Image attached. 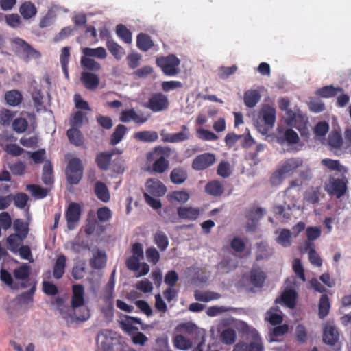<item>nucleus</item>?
Returning <instances> with one entry per match:
<instances>
[{"label":"nucleus","instance_id":"obj_34","mask_svg":"<svg viewBox=\"0 0 351 351\" xmlns=\"http://www.w3.org/2000/svg\"><path fill=\"white\" fill-rule=\"evenodd\" d=\"M167 197L171 203L177 202L180 204H184L189 199L190 195L186 191H174L169 193Z\"/></svg>","mask_w":351,"mask_h":351},{"label":"nucleus","instance_id":"obj_15","mask_svg":"<svg viewBox=\"0 0 351 351\" xmlns=\"http://www.w3.org/2000/svg\"><path fill=\"white\" fill-rule=\"evenodd\" d=\"M145 186L147 191L153 196L161 197L167 191V189L162 182L156 178L148 179Z\"/></svg>","mask_w":351,"mask_h":351},{"label":"nucleus","instance_id":"obj_43","mask_svg":"<svg viewBox=\"0 0 351 351\" xmlns=\"http://www.w3.org/2000/svg\"><path fill=\"white\" fill-rule=\"evenodd\" d=\"M112 158V154L101 152L97 154L95 161L98 167L103 170L108 169Z\"/></svg>","mask_w":351,"mask_h":351},{"label":"nucleus","instance_id":"obj_1","mask_svg":"<svg viewBox=\"0 0 351 351\" xmlns=\"http://www.w3.org/2000/svg\"><path fill=\"white\" fill-rule=\"evenodd\" d=\"M172 154V149L167 146L158 145L147 154L148 161L154 160L150 169L156 173H165L169 166L168 158Z\"/></svg>","mask_w":351,"mask_h":351},{"label":"nucleus","instance_id":"obj_28","mask_svg":"<svg viewBox=\"0 0 351 351\" xmlns=\"http://www.w3.org/2000/svg\"><path fill=\"white\" fill-rule=\"evenodd\" d=\"M136 46L143 51H147L154 46L151 37L144 33H140L136 38Z\"/></svg>","mask_w":351,"mask_h":351},{"label":"nucleus","instance_id":"obj_36","mask_svg":"<svg viewBox=\"0 0 351 351\" xmlns=\"http://www.w3.org/2000/svg\"><path fill=\"white\" fill-rule=\"evenodd\" d=\"M127 128L124 125H118L110 136V143L112 145L118 144L125 135Z\"/></svg>","mask_w":351,"mask_h":351},{"label":"nucleus","instance_id":"obj_10","mask_svg":"<svg viewBox=\"0 0 351 351\" xmlns=\"http://www.w3.org/2000/svg\"><path fill=\"white\" fill-rule=\"evenodd\" d=\"M31 287L29 291L23 292L18 295V302L21 304H28L32 302L33 297L36 289V282L34 280H27V282H23L20 284L21 288H27Z\"/></svg>","mask_w":351,"mask_h":351},{"label":"nucleus","instance_id":"obj_29","mask_svg":"<svg viewBox=\"0 0 351 351\" xmlns=\"http://www.w3.org/2000/svg\"><path fill=\"white\" fill-rule=\"evenodd\" d=\"M13 229L16 232L14 234L19 235L21 239L27 238L29 233L28 225L21 219H16L13 223Z\"/></svg>","mask_w":351,"mask_h":351},{"label":"nucleus","instance_id":"obj_22","mask_svg":"<svg viewBox=\"0 0 351 351\" xmlns=\"http://www.w3.org/2000/svg\"><path fill=\"white\" fill-rule=\"evenodd\" d=\"M205 191L210 195L219 197L223 193L224 187L219 180H213L206 184Z\"/></svg>","mask_w":351,"mask_h":351},{"label":"nucleus","instance_id":"obj_53","mask_svg":"<svg viewBox=\"0 0 351 351\" xmlns=\"http://www.w3.org/2000/svg\"><path fill=\"white\" fill-rule=\"evenodd\" d=\"M82 66L90 71H97L101 69L99 63L89 58L82 57L81 59Z\"/></svg>","mask_w":351,"mask_h":351},{"label":"nucleus","instance_id":"obj_9","mask_svg":"<svg viewBox=\"0 0 351 351\" xmlns=\"http://www.w3.org/2000/svg\"><path fill=\"white\" fill-rule=\"evenodd\" d=\"M215 156L211 153H204L197 156L192 162L195 170L202 171L213 165L215 162Z\"/></svg>","mask_w":351,"mask_h":351},{"label":"nucleus","instance_id":"obj_7","mask_svg":"<svg viewBox=\"0 0 351 351\" xmlns=\"http://www.w3.org/2000/svg\"><path fill=\"white\" fill-rule=\"evenodd\" d=\"M285 122L289 126L295 128L302 134L307 129L306 125L308 121V118L300 111L295 112L287 110Z\"/></svg>","mask_w":351,"mask_h":351},{"label":"nucleus","instance_id":"obj_39","mask_svg":"<svg viewBox=\"0 0 351 351\" xmlns=\"http://www.w3.org/2000/svg\"><path fill=\"white\" fill-rule=\"evenodd\" d=\"M320 187H311L304 193V199L310 204H315L319 201Z\"/></svg>","mask_w":351,"mask_h":351},{"label":"nucleus","instance_id":"obj_58","mask_svg":"<svg viewBox=\"0 0 351 351\" xmlns=\"http://www.w3.org/2000/svg\"><path fill=\"white\" fill-rule=\"evenodd\" d=\"M264 213L265 210L261 208H254L247 213L246 217L253 222H256L263 217Z\"/></svg>","mask_w":351,"mask_h":351},{"label":"nucleus","instance_id":"obj_4","mask_svg":"<svg viewBox=\"0 0 351 351\" xmlns=\"http://www.w3.org/2000/svg\"><path fill=\"white\" fill-rule=\"evenodd\" d=\"M83 165L78 158H73L68 162L65 175L69 184H77L83 176Z\"/></svg>","mask_w":351,"mask_h":351},{"label":"nucleus","instance_id":"obj_40","mask_svg":"<svg viewBox=\"0 0 351 351\" xmlns=\"http://www.w3.org/2000/svg\"><path fill=\"white\" fill-rule=\"evenodd\" d=\"M194 296L195 300L197 301L208 302L211 300L219 299L221 298V294L210 291L204 292L197 291H195Z\"/></svg>","mask_w":351,"mask_h":351},{"label":"nucleus","instance_id":"obj_2","mask_svg":"<svg viewBox=\"0 0 351 351\" xmlns=\"http://www.w3.org/2000/svg\"><path fill=\"white\" fill-rule=\"evenodd\" d=\"M276 121V109L264 105L259 111L254 121L257 130L262 134H267L274 126Z\"/></svg>","mask_w":351,"mask_h":351},{"label":"nucleus","instance_id":"obj_24","mask_svg":"<svg viewBox=\"0 0 351 351\" xmlns=\"http://www.w3.org/2000/svg\"><path fill=\"white\" fill-rule=\"evenodd\" d=\"M134 138L141 142L152 143L158 141V134L156 131L145 130L134 133Z\"/></svg>","mask_w":351,"mask_h":351},{"label":"nucleus","instance_id":"obj_5","mask_svg":"<svg viewBox=\"0 0 351 351\" xmlns=\"http://www.w3.org/2000/svg\"><path fill=\"white\" fill-rule=\"evenodd\" d=\"M169 101L165 95L162 93H155L150 95L144 106L153 112L165 111L168 109Z\"/></svg>","mask_w":351,"mask_h":351},{"label":"nucleus","instance_id":"obj_31","mask_svg":"<svg viewBox=\"0 0 351 351\" xmlns=\"http://www.w3.org/2000/svg\"><path fill=\"white\" fill-rule=\"evenodd\" d=\"M7 104L11 106H17L23 101L22 94L17 90L7 91L5 95Z\"/></svg>","mask_w":351,"mask_h":351},{"label":"nucleus","instance_id":"obj_41","mask_svg":"<svg viewBox=\"0 0 351 351\" xmlns=\"http://www.w3.org/2000/svg\"><path fill=\"white\" fill-rule=\"evenodd\" d=\"M343 88L340 87H334L332 85L324 86L317 90V94L324 98L332 97L337 95L339 92H342Z\"/></svg>","mask_w":351,"mask_h":351},{"label":"nucleus","instance_id":"obj_32","mask_svg":"<svg viewBox=\"0 0 351 351\" xmlns=\"http://www.w3.org/2000/svg\"><path fill=\"white\" fill-rule=\"evenodd\" d=\"M95 193L97 197L104 202H107L110 200V194L106 184L101 182H97L95 184Z\"/></svg>","mask_w":351,"mask_h":351},{"label":"nucleus","instance_id":"obj_3","mask_svg":"<svg viewBox=\"0 0 351 351\" xmlns=\"http://www.w3.org/2000/svg\"><path fill=\"white\" fill-rule=\"evenodd\" d=\"M12 43L16 46V52L19 53V56L25 62H28L33 59H39L41 57V53L38 50L21 38H14Z\"/></svg>","mask_w":351,"mask_h":351},{"label":"nucleus","instance_id":"obj_59","mask_svg":"<svg viewBox=\"0 0 351 351\" xmlns=\"http://www.w3.org/2000/svg\"><path fill=\"white\" fill-rule=\"evenodd\" d=\"M230 163L228 161H221L217 167V173L219 176L226 178L231 175Z\"/></svg>","mask_w":351,"mask_h":351},{"label":"nucleus","instance_id":"obj_48","mask_svg":"<svg viewBox=\"0 0 351 351\" xmlns=\"http://www.w3.org/2000/svg\"><path fill=\"white\" fill-rule=\"evenodd\" d=\"M23 240L24 239H21L19 235L11 234L6 239L8 249L13 253H16L19 245Z\"/></svg>","mask_w":351,"mask_h":351},{"label":"nucleus","instance_id":"obj_27","mask_svg":"<svg viewBox=\"0 0 351 351\" xmlns=\"http://www.w3.org/2000/svg\"><path fill=\"white\" fill-rule=\"evenodd\" d=\"M296 298L297 293L293 289H286L281 295V301L290 308L295 307Z\"/></svg>","mask_w":351,"mask_h":351},{"label":"nucleus","instance_id":"obj_23","mask_svg":"<svg viewBox=\"0 0 351 351\" xmlns=\"http://www.w3.org/2000/svg\"><path fill=\"white\" fill-rule=\"evenodd\" d=\"M260 99L261 94L257 90H248L244 93L243 101L247 108H254Z\"/></svg>","mask_w":351,"mask_h":351},{"label":"nucleus","instance_id":"obj_11","mask_svg":"<svg viewBox=\"0 0 351 351\" xmlns=\"http://www.w3.org/2000/svg\"><path fill=\"white\" fill-rule=\"evenodd\" d=\"M347 191V183L342 179H332L327 190L330 195H335L339 199L343 196Z\"/></svg>","mask_w":351,"mask_h":351},{"label":"nucleus","instance_id":"obj_51","mask_svg":"<svg viewBox=\"0 0 351 351\" xmlns=\"http://www.w3.org/2000/svg\"><path fill=\"white\" fill-rule=\"evenodd\" d=\"M27 190L30 191L32 195L37 199H43L47 197L48 190L38 185L29 184L27 186Z\"/></svg>","mask_w":351,"mask_h":351},{"label":"nucleus","instance_id":"obj_12","mask_svg":"<svg viewBox=\"0 0 351 351\" xmlns=\"http://www.w3.org/2000/svg\"><path fill=\"white\" fill-rule=\"evenodd\" d=\"M72 291L71 307L75 310L84 304V287L80 284L74 285L72 287Z\"/></svg>","mask_w":351,"mask_h":351},{"label":"nucleus","instance_id":"obj_19","mask_svg":"<svg viewBox=\"0 0 351 351\" xmlns=\"http://www.w3.org/2000/svg\"><path fill=\"white\" fill-rule=\"evenodd\" d=\"M339 339V332L336 327L332 325H327L324 327L323 332V341L328 345H335Z\"/></svg>","mask_w":351,"mask_h":351},{"label":"nucleus","instance_id":"obj_62","mask_svg":"<svg viewBox=\"0 0 351 351\" xmlns=\"http://www.w3.org/2000/svg\"><path fill=\"white\" fill-rule=\"evenodd\" d=\"M15 114L10 110L4 109L0 111V124L8 125L12 121Z\"/></svg>","mask_w":351,"mask_h":351},{"label":"nucleus","instance_id":"obj_33","mask_svg":"<svg viewBox=\"0 0 351 351\" xmlns=\"http://www.w3.org/2000/svg\"><path fill=\"white\" fill-rule=\"evenodd\" d=\"M66 134L69 142L77 146H81L84 143V137L82 132L77 128L69 129L66 132Z\"/></svg>","mask_w":351,"mask_h":351},{"label":"nucleus","instance_id":"obj_16","mask_svg":"<svg viewBox=\"0 0 351 351\" xmlns=\"http://www.w3.org/2000/svg\"><path fill=\"white\" fill-rule=\"evenodd\" d=\"M177 213L182 219L195 221L199 217L200 210L191 206H180L178 208Z\"/></svg>","mask_w":351,"mask_h":351},{"label":"nucleus","instance_id":"obj_8","mask_svg":"<svg viewBox=\"0 0 351 351\" xmlns=\"http://www.w3.org/2000/svg\"><path fill=\"white\" fill-rule=\"evenodd\" d=\"M82 208L78 203H71L66 210L65 217L67 222L68 229L70 230H74L81 217Z\"/></svg>","mask_w":351,"mask_h":351},{"label":"nucleus","instance_id":"obj_54","mask_svg":"<svg viewBox=\"0 0 351 351\" xmlns=\"http://www.w3.org/2000/svg\"><path fill=\"white\" fill-rule=\"evenodd\" d=\"M268 245L267 243L261 241L256 244L257 254L256 259L257 261L267 258L269 256V254L267 250Z\"/></svg>","mask_w":351,"mask_h":351},{"label":"nucleus","instance_id":"obj_17","mask_svg":"<svg viewBox=\"0 0 351 351\" xmlns=\"http://www.w3.org/2000/svg\"><path fill=\"white\" fill-rule=\"evenodd\" d=\"M119 120L123 123L133 121L136 123L141 124L147 121V118L138 115L134 109L123 110L121 112Z\"/></svg>","mask_w":351,"mask_h":351},{"label":"nucleus","instance_id":"obj_26","mask_svg":"<svg viewBox=\"0 0 351 351\" xmlns=\"http://www.w3.org/2000/svg\"><path fill=\"white\" fill-rule=\"evenodd\" d=\"M327 143L332 148L341 149L344 142L343 141L341 134L335 130H332L329 133L327 138Z\"/></svg>","mask_w":351,"mask_h":351},{"label":"nucleus","instance_id":"obj_18","mask_svg":"<svg viewBox=\"0 0 351 351\" xmlns=\"http://www.w3.org/2000/svg\"><path fill=\"white\" fill-rule=\"evenodd\" d=\"M81 82L88 90H95L99 84V77L97 75L90 72H82Z\"/></svg>","mask_w":351,"mask_h":351},{"label":"nucleus","instance_id":"obj_56","mask_svg":"<svg viewBox=\"0 0 351 351\" xmlns=\"http://www.w3.org/2000/svg\"><path fill=\"white\" fill-rule=\"evenodd\" d=\"M114 273H115V271L114 270L113 272L112 273V275H111L108 283L106 284V285L105 287L104 300L106 302L112 300V298L113 290H114Z\"/></svg>","mask_w":351,"mask_h":351},{"label":"nucleus","instance_id":"obj_20","mask_svg":"<svg viewBox=\"0 0 351 351\" xmlns=\"http://www.w3.org/2000/svg\"><path fill=\"white\" fill-rule=\"evenodd\" d=\"M250 278L254 287L261 288L263 286L266 275L260 267H253L250 271Z\"/></svg>","mask_w":351,"mask_h":351},{"label":"nucleus","instance_id":"obj_42","mask_svg":"<svg viewBox=\"0 0 351 351\" xmlns=\"http://www.w3.org/2000/svg\"><path fill=\"white\" fill-rule=\"evenodd\" d=\"M173 346L177 349L187 350L192 347V342L182 335H177L173 339Z\"/></svg>","mask_w":351,"mask_h":351},{"label":"nucleus","instance_id":"obj_49","mask_svg":"<svg viewBox=\"0 0 351 351\" xmlns=\"http://www.w3.org/2000/svg\"><path fill=\"white\" fill-rule=\"evenodd\" d=\"M106 261L105 254L98 252L97 254L90 260V265L93 269H100L105 267Z\"/></svg>","mask_w":351,"mask_h":351},{"label":"nucleus","instance_id":"obj_55","mask_svg":"<svg viewBox=\"0 0 351 351\" xmlns=\"http://www.w3.org/2000/svg\"><path fill=\"white\" fill-rule=\"evenodd\" d=\"M197 136L199 139L204 141H216L218 139V136L213 132L204 128L197 130Z\"/></svg>","mask_w":351,"mask_h":351},{"label":"nucleus","instance_id":"obj_37","mask_svg":"<svg viewBox=\"0 0 351 351\" xmlns=\"http://www.w3.org/2000/svg\"><path fill=\"white\" fill-rule=\"evenodd\" d=\"M330 308V304L329 298L327 295L323 294L319 299L318 306V315L319 318H325L329 313Z\"/></svg>","mask_w":351,"mask_h":351},{"label":"nucleus","instance_id":"obj_61","mask_svg":"<svg viewBox=\"0 0 351 351\" xmlns=\"http://www.w3.org/2000/svg\"><path fill=\"white\" fill-rule=\"evenodd\" d=\"M322 164L330 170H335L339 172H341L343 169V167L340 164L339 160L325 158L322 160Z\"/></svg>","mask_w":351,"mask_h":351},{"label":"nucleus","instance_id":"obj_21","mask_svg":"<svg viewBox=\"0 0 351 351\" xmlns=\"http://www.w3.org/2000/svg\"><path fill=\"white\" fill-rule=\"evenodd\" d=\"M66 262V258L64 255L62 254L58 256L53 267L54 278L59 280L62 278L65 273Z\"/></svg>","mask_w":351,"mask_h":351},{"label":"nucleus","instance_id":"obj_13","mask_svg":"<svg viewBox=\"0 0 351 351\" xmlns=\"http://www.w3.org/2000/svg\"><path fill=\"white\" fill-rule=\"evenodd\" d=\"M190 138V132L189 128L183 125L181 126V131L174 134H167L162 138L165 143H176L185 141Z\"/></svg>","mask_w":351,"mask_h":351},{"label":"nucleus","instance_id":"obj_45","mask_svg":"<svg viewBox=\"0 0 351 351\" xmlns=\"http://www.w3.org/2000/svg\"><path fill=\"white\" fill-rule=\"evenodd\" d=\"M116 34L124 43L127 44L132 43V32L124 25H117Z\"/></svg>","mask_w":351,"mask_h":351},{"label":"nucleus","instance_id":"obj_6","mask_svg":"<svg viewBox=\"0 0 351 351\" xmlns=\"http://www.w3.org/2000/svg\"><path fill=\"white\" fill-rule=\"evenodd\" d=\"M180 63V60L175 55H169L167 57L157 58L156 64L161 68L162 72L169 76H173L178 73V66Z\"/></svg>","mask_w":351,"mask_h":351},{"label":"nucleus","instance_id":"obj_50","mask_svg":"<svg viewBox=\"0 0 351 351\" xmlns=\"http://www.w3.org/2000/svg\"><path fill=\"white\" fill-rule=\"evenodd\" d=\"M42 180L46 185H51L53 183V167L50 162L45 163L43 166Z\"/></svg>","mask_w":351,"mask_h":351},{"label":"nucleus","instance_id":"obj_14","mask_svg":"<svg viewBox=\"0 0 351 351\" xmlns=\"http://www.w3.org/2000/svg\"><path fill=\"white\" fill-rule=\"evenodd\" d=\"M303 160L300 158H291L287 159L279 167L286 177L292 176L296 169L303 165Z\"/></svg>","mask_w":351,"mask_h":351},{"label":"nucleus","instance_id":"obj_57","mask_svg":"<svg viewBox=\"0 0 351 351\" xmlns=\"http://www.w3.org/2000/svg\"><path fill=\"white\" fill-rule=\"evenodd\" d=\"M27 127L28 122L24 118H17L12 122L13 130L19 134L25 132Z\"/></svg>","mask_w":351,"mask_h":351},{"label":"nucleus","instance_id":"obj_38","mask_svg":"<svg viewBox=\"0 0 351 351\" xmlns=\"http://www.w3.org/2000/svg\"><path fill=\"white\" fill-rule=\"evenodd\" d=\"M30 266L26 263H24L13 271V275L15 279L22 280H25L24 282H27V280H31L29 278L30 275Z\"/></svg>","mask_w":351,"mask_h":351},{"label":"nucleus","instance_id":"obj_63","mask_svg":"<svg viewBox=\"0 0 351 351\" xmlns=\"http://www.w3.org/2000/svg\"><path fill=\"white\" fill-rule=\"evenodd\" d=\"M179 280L177 272L174 270L168 271L164 279L165 283L170 287H173Z\"/></svg>","mask_w":351,"mask_h":351},{"label":"nucleus","instance_id":"obj_52","mask_svg":"<svg viewBox=\"0 0 351 351\" xmlns=\"http://www.w3.org/2000/svg\"><path fill=\"white\" fill-rule=\"evenodd\" d=\"M12 200L16 207L23 209L27 204L29 196L25 193H17L14 196L12 195Z\"/></svg>","mask_w":351,"mask_h":351},{"label":"nucleus","instance_id":"obj_35","mask_svg":"<svg viewBox=\"0 0 351 351\" xmlns=\"http://www.w3.org/2000/svg\"><path fill=\"white\" fill-rule=\"evenodd\" d=\"M106 47L108 51L117 60L121 59L125 53L123 48L114 40H107Z\"/></svg>","mask_w":351,"mask_h":351},{"label":"nucleus","instance_id":"obj_60","mask_svg":"<svg viewBox=\"0 0 351 351\" xmlns=\"http://www.w3.org/2000/svg\"><path fill=\"white\" fill-rule=\"evenodd\" d=\"M277 242L284 247L291 245V232L287 229H282L277 238Z\"/></svg>","mask_w":351,"mask_h":351},{"label":"nucleus","instance_id":"obj_46","mask_svg":"<svg viewBox=\"0 0 351 351\" xmlns=\"http://www.w3.org/2000/svg\"><path fill=\"white\" fill-rule=\"evenodd\" d=\"M83 53L86 57H96L100 59H104L107 56L106 49L102 47L95 49L86 47L83 49Z\"/></svg>","mask_w":351,"mask_h":351},{"label":"nucleus","instance_id":"obj_47","mask_svg":"<svg viewBox=\"0 0 351 351\" xmlns=\"http://www.w3.org/2000/svg\"><path fill=\"white\" fill-rule=\"evenodd\" d=\"M220 338L223 343L226 345H232L236 341V331L231 328H226L221 332Z\"/></svg>","mask_w":351,"mask_h":351},{"label":"nucleus","instance_id":"obj_25","mask_svg":"<svg viewBox=\"0 0 351 351\" xmlns=\"http://www.w3.org/2000/svg\"><path fill=\"white\" fill-rule=\"evenodd\" d=\"M19 12L24 19H30L36 16L37 9L31 1H25L19 8Z\"/></svg>","mask_w":351,"mask_h":351},{"label":"nucleus","instance_id":"obj_30","mask_svg":"<svg viewBox=\"0 0 351 351\" xmlns=\"http://www.w3.org/2000/svg\"><path fill=\"white\" fill-rule=\"evenodd\" d=\"M187 173L182 167L173 169L170 173V180L175 184H181L187 179Z\"/></svg>","mask_w":351,"mask_h":351},{"label":"nucleus","instance_id":"obj_64","mask_svg":"<svg viewBox=\"0 0 351 351\" xmlns=\"http://www.w3.org/2000/svg\"><path fill=\"white\" fill-rule=\"evenodd\" d=\"M146 258L147 261L154 265H156L160 259V254L154 247H148L146 250Z\"/></svg>","mask_w":351,"mask_h":351},{"label":"nucleus","instance_id":"obj_44","mask_svg":"<svg viewBox=\"0 0 351 351\" xmlns=\"http://www.w3.org/2000/svg\"><path fill=\"white\" fill-rule=\"evenodd\" d=\"M154 242L161 251H165L169 245L168 238L162 231H157L154 234Z\"/></svg>","mask_w":351,"mask_h":351}]
</instances>
